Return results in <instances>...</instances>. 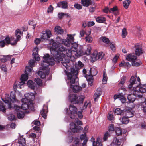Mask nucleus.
Here are the masks:
<instances>
[{"label":"nucleus","mask_w":146,"mask_h":146,"mask_svg":"<svg viewBox=\"0 0 146 146\" xmlns=\"http://www.w3.org/2000/svg\"><path fill=\"white\" fill-rule=\"evenodd\" d=\"M129 120L126 116H124L122 118L121 122L123 124H127L128 123Z\"/></svg>","instance_id":"obj_46"},{"label":"nucleus","mask_w":146,"mask_h":146,"mask_svg":"<svg viewBox=\"0 0 146 146\" xmlns=\"http://www.w3.org/2000/svg\"><path fill=\"white\" fill-rule=\"evenodd\" d=\"M103 78L102 80V82L103 84H106L107 81V77L106 73V70L104 69L103 72Z\"/></svg>","instance_id":"obj_36"},{"label":"nucleus","mask_w":146,"mask_h":146,"mask_svg":"<svg viewBox=\"0 0 146 146\" xmlns=\"http://www.w3.org/2000/svg\"><path fill=\"white\" fill-rule=\"evenodd\" d=\"M85 78L88 81V85L90 86H92L93 82V77L92 76H90L89 75H86L85 76Z\"/></svg>","instance_id":"obj_26"},{"label":"nucleus","mask_w":146,"mask_h":146,"mask_svg":"<svg viewBox=\"0 0 146 146\" xmlns=\"http://www.w3.org/2000/svg\"><path fill=\"white\" fill-rule=\"evenodd\" d=\"M102 94V90L100 88H98L94 96V100L95 102L98 101V99Z\"/></svg>","instance_id":"obj_19"},{"label":"nucleus","mask_w":146,"mask_h":146,"mask_svg":"<svg viewBox=\"0 0 146 146\" xmlns=\"http://www.w3.org/2000/svg\"><path fill=\"white\" fill-rule=\"evenodd\" d=\"M69 129L67 132V134L69 135L68 138L69 140V143H71L73 139V123L71 122L70 125Z\"/></svg>","instance_id":"obj_13"},{"label":"nucleus","mask_w":146,"mask_h":146,"mask_svg":"<svg viewBox=\"0 0 146 146\" xmlns=\"http://www.w3.org/2000/svg\"><path fill=\"white\" fill-rule=\"evenodd\" d=\"M126 58L128 61L132 62V64L133 66L138 67L142 64L141 61L139 62L135 61V60L137 59V56L133 53L127 54Z\"/></svg>","instance_id":"obj_6"},{"label":"nucleus","mask_w":146,"mask_h":146,"mask_svg":"<svg viewBox=\"0 0 146 146\" xmlns=\"http://www.w3.org/2000/svg\"><path fill=\"white\" fill-rule=\"evenodd\" d=\"M119 99L121 100L122 103H125L126 101V99L125 98L124 96H123V95H119Z\"/></svg>","instance_id":"obj_53"},{"label":"nucleus","mask_w":146,"mask_h":146,"mask_svg":"<svg viewBox=\"0 0 146 146\" xmlns=\"http://www.w3.org/2000/svg\"><path fill=\"white\" fill-rule=\"evenodd\" d=\"M9 95L7 96V98L2 99V100L5 103L8 104V108L11 110L12 108L11 106V103H14L15 102L17 101L18 100L16 98L15 94L14 93L11 92L10 97Z\"/></svg>","instance_id":"obj_5"},{"label":"nucleus","mask_w":146,"mask_h":146,"mask_svg":"<svg viewBox=\"0 0 146 146\" xmlns=\"http://www.w3.org/2000/svg\"><path fill=\"white\" fill-rule=\"evenodd\" d=\"M136 96L133 94H129L127 97V98L129 103L133 102L135 100Z\"/></svg>","instance_id":"obj_27"},{"label":"nucleus","mask_w":146,"mask_h":146,"mask_svg":"<svg viewBox=\"0 0 146 146\" xmlns=\"http://www.w3.org/2000/svg\"><path fill=\"white\" fill-rule=\"evenodd\" d=\"M98 73L97 70L94 68H90L89 72L88 73V75L90 76H92L93 77L94 76H96Z\"/></svg>","instance_id":"obj_23"},{"label":"nucleus","mask_w":146,"mask_h":146,"mask_svg":"<svg viewBox=\"0 0 146 146\" xmlns=\"http://www.w3.org/2000/svg\"><path fill=\"white\" fill-rule=\"evenodd\" d=\"M25 98H23L21 100L22 102H29L33 100L35 98V96L33 93H27L24 95Z\"/></svg>","instance_id":"obj_12"},{"label":"nucleus","mask_w":146,"mask_h":146,"mask_svg":"<svg viewBox=\"0 0 146 146\" xmlns=\"http://www.w3.org/2000/svg\"><path fill=\"white\" fill-rule=\"evenodd\" d=\"M47 112V110L43 109L40 112V114L42 116L44 119H45L46 117V113Z\"/></svg>","instance_id":"obj_51"},{"label":"nucleus","mask_w":146,"mask_h":146,"mask_svg":"<svg viewBox=\"0 0 146 146\" xmlns=\"http://www.w3.org/2000/svg\"><path fill=\"white\" fill-rule=\"evenodd\" d=\"M6 109L5 106L4 105L3 102L2 101L0 102V111H1L3 112L6 111Z\"/></svg>","instance_id":"obj_44"},{"label":"nucleus","mask_w":146,"mask_h":146,"mask_svg":"<svg viewBox=\"0 0 146 146\" xmlns=\"http://www.w3.org/2000/svg\"><path fill=\"white\" fill-rule=\"evenodd\" d=\"M5 39L7 44H10L11 45V43H14V38L13 37H11L10 38L9 36H7Z\"/></svg>","instance_id":"obj_32"},{"label":"nucleus","mask_w":146,"mask_h":146,"mask_svg":"<svg viewBox=\"0 0 146 146\" xmlns=\"http://www.w3.org/2000/svg\"><path fill=\"white\" fill-rule=\"evenodd\" d=\"M44 60L41 63L42 66V70L44 71L46 70V74H48L49 73V69L48 67L50 65H53L55 64L54 58L50 57L48 54H46L43 57Z\"/></svg>","instance_id":"obj_3"},{"label":"nucleus","mask_w":146,"mask_h":146,"mask_svg":"<svg viewBox=\"0 0 146 146\" xmlns=\"http://www.w3.org/2000/svg\"><path fill=\"white\" fill-rule=\"evenodd\" d=\"M110 48L112 51L114 52L115 50V44L110 43Z\"/></svg>","instance_id":"obj_63"},{"label":"nucleus","mask_w":146,"mask_h":146,"mask_svg":"<svg viewBox=\"0 0 146 146\" xmlns=\"http://www.w3.org/2000/svg\"><path fill=\"white\" fill-rule=\"evenodd\" d=\"M129 82L130 84L128 85V88L130 89L132 88V86L134 84H137V82L135 77L134 76H132Z\"/></svg>","instance_id":"obj_21"},{"label":"nucleus","mask_w":146,"mask_h":146,"mask_svg":"<svg viewBox=\"0 0 146 146\" xmlns=\"http://www.w3.org/2000/svg\"><path fill=\"white\" fill-rule=\"evenodd\" d=\"M52 36L51 32L50 30H47L46 31H43L41 35V38L43 39H47L50 38Z\"/></svg>","instance_id":"obj_16"},{"label":"nucleus","mask_w":146,"mask_h":146,"mask_svg":"<svg viewBox=\"0 0 146 146\" xmlns=\"http://www.w3.org/2000/svg\"><path fill=\"white\" fill-rule=\"evenodd\" d=\"M10 58V56L9 55L4 56L0 55V60L3 62H5L7 60H8Z\"/></svg>","instance_id":"obj_37"},{"label":"nucleus","mask_w":146,"mask_h":146,"mask_svg":"<svg viewBox=\"0 0 146 146\" xmlns=\"http://www.w3.org/2000/svg\"><path fill=\"white\" fill-rule=\"evenodd\" d=\"M8 119L12 121L15 119V117L14 115L10 114L8 116Z\"/></svg>","instance_id":"obj_64"},{"label":"nucleus","mask_w":146,"mask_h":146,"mask_svg":"<svg viewBox=\"0 0 146 146\" xmlns=\"http://www.w3.org/2000/svg\"><path fill=\"white\" fill-rule=\"evenodd\" d=\"M24 113L21 111H20L17 113V117L19 119H21L23 118L24 117Z\"/></svg>","instance_id":"obj_47"},{"label":"nucleus","mask_w":146,"mask_h":146,"mask_svg":"<svg viewBox=\"0 0 146 146\" xmlns=\"http://www.w3.org/2000/svg\"><path fill=\"white\" fill-rule=\"evenodd\" d=\"M124 113L128 119L132 117L134 115L133 113L131 111L129 110L125 111Z\"/></svg>","instance_id":"obj_41"},{"label":"nucleus","mask_w":146,"mask_h":146,"mask_svg":"<svg viewBox=\"0 0 146 146\" xmlns=\"http://www.w3.org/2000/svg\"><path fill=\"white\" fill-rule=\"evenodd\" d=\"M115 131L116 135L117 136H119L121 135L122 133V130L120 127H115Z\"/></svg>","instance_id":"obj_43"},{"label":"nucleus","mask_w":146,"mask_h":146,"mask_svg":"<svg viewBox=\"0 0 146 146\" xmlns=\"http://www.w3.org/2000/svg\"><path fill=\"white\" fill-rule=\"evenodd\" d=\"M131 3V1L129 0H125L123 2V5L125 9H127L130 4Z\"/></svg>","instance_id":"obj_42"},{"label":"nucleus","mask_w":146,"mask_h":146,"mask_svg":"<svg viewBox=\"0 0 146 146\" xmlns=\"http://www.w3.org/2000/svg\"><path fill=\"white\" fill-rule=\"evenodd\" d=\"M66 112L68 115L67 117L70 118V119H72L73 117V106L70 105L69 106V110L68 108L65 109Z\"/></svg>","instance_id":"obj_17"},{"label":"nucleus","mask_w":146,"mask_h":146,"mask_svg":"<svg viewBox=\"0 0 146 146\" xmlns=\"http://www.w3.org/2000/svg\"><path fill=\"white\" fill-rule=\"evenodd\" d=\"M126 90L125 88H120L119 90V95H123L124 96L125 94Z\"/></svg>","instance_id":"obj_48"},{"label":"nucleus","mask_w":146,"mask_h":146,"mask_svg":"<svg viewBox=\"0 0 146 146\" xmlns=\"http://www.w3.org/2000/svg\"><path fill=\"white\" fill-rule=\"evenodd\" d=\"M83 66L84 64L80 61H78L77 64V63L75 64V68H74V76H77L80 69Z\"/></svg>","instance_id":"obj_11"},{"label":"nucleus","mask_w":146,"mask_h":146,"mask_svg":"<svg viewBox=\"0 0 146 146\" xmlns=\"http://www.w3.org/2000/svg\"><path fill=\"white\" fill-rule=\"evenodd\" d=\"M25 74H23L21 76L20 80L21 81L25 82V81H26L28 79V76L29 75L30 76L31 75V74L29 75L28 74V71H27V72L26 73L25 70Z\"/></svg>","instance_id":"obj_24"},{"label":"nucleus","mask_w":146,"mask_h":146,"mask_svg":"<svg viewBox=\"0 0 146 146\" xmlns=\"http://www.w3.org/2000/svg\"><path fill=\"white\" fill-rule=\"evenodd\" d=\"M145 102H143L141 104V109L145 114H146V106H145Z\"/></svg>","instance_id":"obj_52"},{"label":"nucleus","mask_w":146,"mask_h":146,"mask_svg":"<svg viewBox=\"0 0 146 146\" xmlns=\"http://www.w3.org/2000/svg\"><path fill=\"white\" fill-rule=\"evenodd\" d=\"M23 103L21 105V108L23 110H26L28 109L29 108V106L27 103L29 102H22Z\"/></svg>","instance_id":"obj_40"},{"label":"nucleus","mask_w":146,"mask_h":146,"mask_svg":"<svg viewBox=\"0 0 146 146\" xmlns=\"http://www.w3.org/2000/svg\"><path fill=\"white\" fill-rule=\"evenodd\" d=\"M79 78L77 76H74V92L77 93L82 90L81 87L79 86Z\"/></svg>","instance_id":"obj_7"},{"label":"nucleus","mask_w":146,"mask_h":146,"mask_svg":"<svg viewBox=\"0 0 146 146\" xmlns=\"http://www.w3.org/2000/svg\"><path fill=\"white\" fill-rule=\"evenodd\" d=\"M38 49L37 47L35 48L33 50V58L36 61H39L40 60V58L38 56Z\"/></svg>","instance_id":"obj_18"},{"label":"nucleus","mask_w":146,"mask_h":146,"mask_svg":"<svg viewBox=\"0 0 146 146\" xmlns=\"http://www.w3.org/2000/svg\"><path fill=\"white\" fill-rule=\"evenodd\" d=\"M74 7L76 9L80 10L82 9V6L80 4H75L74 5Z\"/></svg>","instance_id":"obj_59"},{"label":"nucleus","mask_w":146,"mask_h":146,"mask_svg":"<svg viewBox=\"0 0 146 146\" xmlns=\"http://www.w3.org/2000/svg\"><path fill=\"white\" fill-rule=\"evenodd\" d=\"M85 39L86 41L89 43H91L92 41V38L90 36H88L85 37Z\"/></svg>","instance_id":"obj_58"},{"label":"nucleus","mask_w":146,"mask_h":146,"mask_svg":"<svg viewBox=\"0 0 146 146\" xmlns=\"http://www.w3.org/2000/svg\"><path fill=\"white\" fill-rule=\"evenodd\" d=\"M118 10V9L116 6H114L113 8L110 9L109 12H114V11H117Z\"/></svg>","instance_id":"obj_60"},{"label":"nucleus","mask_w":146,"mask_h":146,"mask_svg":"<svg viewBox=\"0 0 146 146\" xmlns=\"http://www.w3.org/2000/svg\"><path fill=\"white\" fill-rule=\"evenodd\" d=\"M127 33L126 28H124L122 31V36L123 38H125L127 36Z\"/></svg>","instance_id":"obj_56"},{"label":"nucleus","mask_w":146,"mask_h":146,"mask_svg":"<svg viewBox=\"0 0 146 146\" xmlns=\"http://www.w3.org/2000/svg\"><path fill=\"white\" fill-rule=\"evenodd\" d=\"M5 45V43L4 40L1 39L0 40V47L3 48L4 47Z\"/></svg>","instance_id":"obj_61"},{"label":"nucleus","mask_w":146,"mask_h":146,"mask_svg":"<svg viewBox=\"0 0 146 146\" xmlns=\"http://www.w3.org/2000/svg\"><path fill=\"white\" fill-rule=\"evenodd\" d=\"M35 81L38 85L40 86L42 85V80L40 78H35Z\"/></svg>","instance_id":"obj_55"},{"label":"nucleus","mask_w":146,"mask_h":146,"mask_svg":"<svg viewBox=\"0 0 146 146\" xmlns=\"http://www.w3.org/2000/svg\"><path fill=\"white\" fill-rule=\"evenodd\" d=\"M13 109L14 110V112L17 113L19 112L20 111H21V108L20 107L16 105H15L14 106Z\"/></svg>","instance_id":"obj_49"},{"label":"nucleus","mask_w":146,"mask_h":146,"mask_svg":"<svg viewBox=\"0 0 146 146\" xmlns=\"http://www.w3.org/2000/svg\"><path fill=\"white\" fill-rule=\"evenodd\" d=\"M108 130L110 131H114L115 130L113 124H111L108 127Z\"/></svg>","instance_id":"obj_57"},{"label":"nucleus","mask_w":146,"mask_h":146,"mask_svg":"<svg viewBox=\"0 0 146 146\" xmlns=\"http://www.w3.org/2000/svg\"><path fill=\"white\" fill-rule=\"evenodd\" d=\"M58 7L63 9H66L67 7V3L66 1H63L58 3L57 4Z\"/></svg>","instance_id":"obj_29"},{"label":"nucleus","mask_w":146,"mask_h":146,"mask_svg":"<svg viewBox=\"0 0 146 146\" xmlns=\"http://www.w3.org/2000/svg\"><path fill=\"white\" fill-rule=\"evenodd\" d=\"M74 140V146H80L81 143H80V140L79 138L75 137Z\"/></svg>","instance_id":"obj_38"},{"label":"nucleus","mask_w":146,"mask_h":146,"mask_svg":"<svg viewBox=\"0 0 146 146\" xmlns=\"http://www.w3.org/2000/svg\"><path fill=\"white\" fill-rule=\"evenodd\" d=\"M135 56H139L142 54L144 52V50L142 48V46L138 43L135 44L134 46Z\"/></svg>","instance_id":"obj_8"},{"label":"nucleus","mask_w":146,"mask_h":146,"mask_svg":"<svg viewBox=\"0 0 146 146\" xmlns=\"http://www.w3.org/2000/svg\"><path fill=\"white\" fill-rule=\"evenodd\" d=\"M22 33V32L19 29H17L15 31V35L16 37V38L15 39H14V43H11L12 45H16L17 42L19 41L21 38L20 35H21Z\"/></svg>","instance_id":"obj_15"},{"label":"nucleus","mask_w":146,"mask_h":146,"mask_svg":"<svg viewBox=\"0 0 146 146\" xmlns=\"http://www.w3.org/2000/svg\"><path fill=\"white\" fill-rule=\"evenodd\" d=\"M46 70L44 71V73L42 71H39L38 73V75L42 78H46L47 76H48L49 73L48 74H46Z\"/></svg>","instance_id":"obj_33"},{"label":"nucleus","mask_w":146,"mask_h":146,"mask_svg":"<svg viewBox=\"0 0 146 146\" xmlns=\"http://www.w3.org/2000/svg\"><path fill=\"white\" fill-rule=\"evenodd\" d=\"M54 30L57 34H62L64 32V30L60 26H58L55 27Z\"/></svg>","instance_id":"obj_28"},{"label":"nucleus","mask_w":146,"mask_h":146,"mask_svg":"<svg viewBox=\"0 0 146 146\" xmlns=\"http://www.w3.org/2000/svg\"><path fill=\"white\" fill-rule=\"evenodd\" d=\"M1 68L2 70L4 72H7V68L5 65V64H2L1 65Z\"/></svg>","instance_id":"obj_62"},{"label":"nucleus","mask_w":146,"mask_h":146,"mask_svg":"<svg viewBox=\"0 0 146 146\" xmlns=\"http://www.w3.org/2000/svg\"><path fill=\"white\" fill-rule=\"evenodd\" d=\"M81 3L84 7H87L92 4L91 0H81Z\"/></svg>","instance_id":"obj_25"},{"label":"nucleus","mask_w":146,"mask_h":146,"mask_svg":"<svg viewBox=\"0 0 146 146\" xmlns=\"http://www.w3.org/2000/svg\"><path fill=\"white\" fill-rule=\"evenodd\" d=\"M104 54L102 52H100L98 53L96 51H94L91 55V58L93 61H95L96 60H101Z\"/></svg>","instance_id":"obj_9"},{"label":"nucleus","mask_w":146,"mask_h":146,"mask_svg":"<svg viewBox=\"0 0 146 146\" xmlns=\"http://www.w3.org/2000/svg\"><path fill=\"white\" fill-rule=\"evenodd\" d=\"M139 91L141 93H144L146 92V86L143 85L141 86L139 89Z\"/></svg>","instance_id":"obj_50"},{"label":"nucleus","mask_w":146,"mask_h":146,"mask_svg":"<svg viewBox=\"0 0 146 146\" xmlns=\"http://www.w3.org/2000/svg\"><path fill=\"white\" fill-rule=\"evenodd\" d=\"M74 123L78 126L82 125H83L82 122L81 121H80L78 118L75 119Z\"/></svg>","instance_id":"obj_54"},{"label":"nucleus","mask_w":146,"mask_h":146,"mask_svg":"<svg viewBox=\"0 0 146 146\" xmlns=\"http://www.w3.org/2000/svg\"><path fill=\"white\" fill-rule=\"evenodd\" d=\"M96 20L98 23H103L106 21V19L103 17L99 16L96 18Z\"/></svg>","instance_id":"obj_35"},{"label":"nucleus","mask_w":146,"mask_h":146,"mask_svg":"<svg viewBox=\"0 0 146 146\" xmlns=\"http://www.w3.org/2000/svg\"><path fill=\"white\" fill-rule=\"evenodd\" d=\"M125 111L124 110H121L120 108H116L115 111L114 113L116 115H121L123 114L124 113Z\"/></svg>","instance_id":"obj_39"},{"label":"nucleus","mask_w":146,"mask_h":146,"mask_svg":"<svg viewBox=\"0 0 146 146\" xmlns=\"http://www.w3.org/2000/svg\"><path fill=\"white\" fill-rule=\"evenodd\" d=\"M79 98L76 94H74V104H81L83 103L85 97L84 95H81L79 96Z\"/></svg>","instance_id":"obj_10"},{"label":"nucleus","mask_w":146,"mask_h":146,"mask_svg":"<svg viewBox=\"0 0 146 146\" xmlns=\"http://www.w3.org/2000/svg\"><path fill=\"white\" fill-rule=\"evenodd\" d=\"M91 140L93 142V146H102L101 140L99 137L97 138L96 142L94 141L95 139L92 137L91 138Z\"/></svg>","instance_id":"obj_20"},{"label":"nucleus","mask_w":146,"mask_h":146,"mask_svg":"<svg viewBox=\"0 0 146 146\" xmlns=\"http://www.w3.org/2000/svg\"><path fill=\"white\" fill-rule=\"evenodd\" d=\"M67 40L66 39H62L59 37H57L56 38V42L59 44H62L67 46H69L70 44H72L73 43L72 42L73 41V36L72 35L70 34L67 35Z\"/></svg>","instance_id":"obj_4"},{"label":"nucleus","mask_w":146,"mask_h":146,"mask_svg":"<svg viewBox=\"0 0 146 146\" xmlns=\"http://www.w3.org/2000/svg\"><path fill=\"white\" fill-rule=\"evenodd\" d=\"M100 39L104 43L108 44L110 43V41L109 39L105 36L101 37L100 38Z\"/></svg>","instance_id":"obj_45"},{"label":"nucleus","mask_w":146,"mask_h":146,"mask_svg":"<svg viewBox=\"0 0 146 146\" xmlns=\"http://www.w3.org/2000/svg\"><path fill=\"white\" fill-rule=\"evenodd\" d=\"M74 133L79 132L83 129V128L80 126L76 125L74 123Z\"/></svg>","instance_id":"obj_30"},{"label":"nucleus","mask_w":146,"mask_h":146,"mask_svg":"<svg viewBox=\"0 0 146 146\" xmlns=\"http://www.w3.org/2000/svg\"><path fill=\"white\" fill-rule=\"evenodd\" d=\"M27 85L29 87L34 90L36 84L31 80H29L27 82Z\"/></svg>","instance_id":"obj_31"},{"label":"nucleus","mask_w":146,"mask_h":146,"mask_svg":"<svg viewBox=\"0 0 146 146\" xmlns=\"http://www.w3.org/2000/svg\"><path fill=\"white\" fill-rule=\"evenodd\" d=\"M50 50L54 59L61 61L63 66L65 67L68 71L65 70V72L68 78L66 80L67 84L70 87L68 99L69 102L72 103L73 102V68L70 66V60L65 58L66 49L63 46H59L56 42H53L52 46L50 48Z\"/></svg>","instance_id":"obj_1"},{"label":"nucleus","mask_w":146,"mask_h":146,"mask_svg":"<svg viewBox=\"0 0 146 146\" xmlns=\"http://www.w3.org/2000/svg\"><path fill=\"white\" fill-rule=\"evenodd\" d=\"M91 47L88 44L82 46L77 43L74 42V58L77 59L84 55H88L91 54Z\"/></svg>","instance_id":"obj_2"},{"label":"nucleus","mask_w":146,"mask_h":146,"mask_svg":"<svg viewBox=\"0 0 146 146\" xmlns=\"http://www.w3.org/2000/svg\"><path fill=\"white\" fill-rule=\"evenodd\" d=\"M18 143L21 146H24L25 145L26 141L25 138L22 137L19 138Z\"/></svg>","instance_id":"obj_34"},{"label":"nucleus","mask_w":146,"mask_h":146,"mask_svg":"<svg viewBox=\"0 0 146 146\" xmlns=\"http://www.w3.org/2000/svg\"><path fill=\"white\" fill-rule=\"evenodd\" d=\"M76 114L80 119H82L83 117L81 111H78L76 107L74 105V114Z\"/></svg>","instance_id":"obj_22"},{"label":"nucleus","mask_w":146,"mask_h":146,"mask_svg":"<svg viewBox=\"0 0 146 146\" xmlns=\"http://www.w3.org/2000/svg\"><path fill=\"white\" fill-rule=\"evenodd\" d=\"M35 60L34 61L33 60H29V63L30 66H27L26 67V73L27 71L28 74L30 75L31 74V72L32 67L35 66Z\"/></svg>","instance_id":"obj_14"}]
</instances>
